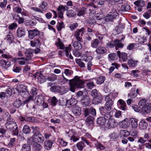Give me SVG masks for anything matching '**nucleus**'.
Instances as JSON below:
<instances>
[{"instance_id":"obj_1","label":"nucleus","mask_w":151,"mask_h":151,"mask_svg":"<svg viewBox=\"0 0 151 151\" xmlns=\"http://www.w3.org/2000/svg\"><path fill=\"white\" fill-rule=\"evenodd\" d=\"M62 76L63 78V80L64 83L69 81L70 90L72 92L75 91V88H82L83 87L85 83L80 79L79 77L76 76L73 79L69 80L64 76L63 73H62Z\"/></svg>"},{"instance_id":"obj_2","label":"nucleus","mask_w":151,"mask_h":151,"mask_svg":"<svg viewBox=\"0 0 151 151\" xmlns=\"http://www.w3.org/2000/svg\"><path fill=\"white\" fill-rule=\"evenodd\" d=\"M6 128L9 129L10 131L13 132L14 135H17L18 134L19 131L16 123L14 122L9 121L5 124Z\"/></svg>"},{"instance_id":"obj_3","label":"nucleus","mask_w":151,"mask_h":151,"mask_svg":"<svg viewBox=\"0 0 151 151\" xmlns=\"http://www.w3.org/2000/svg\"><path fill=\"white\" fill-rule=\"evenodd\" d=\"M99 110L101 114L107 118V119L110 118L111 115L110 113L109 112V111H107L103 107H101L99 108Z\"/></svg>"},{"instance_id":"obj_4","label":"nucleus","mask_w":151,"mask_h":151,"mask_svg":"<svg viewBox=\"0 0 151 151\" xmlns=\"http://www.w3.org/2000/svg\"><path fill=\"white\" fill-rule=\"evenodd\" d=\"M151 111V104L147 103L142 107V112L144 114L149 113Z\"/></svg>"},{"instance_id":"obj_5","label":"nucleus","mask_w":151,"mask_h":151,"mask_svg":"<svg viewBox=\"0 0 151 151\" xmlns=\"http://www.w3.org/2000/svg\"><path fill=\"white\" fill-rule=\"evenodd\" d=\"M29 38L32 39L35 36L40 34V32L37 29H33L28 31Z\"/></svg>"},{"instance_id":"obj_6","label":"nucleus","mask_w":151,"mask_h":151,"mask_svg":"<svg viewBox=\"0 0 151 151\" xmlns=\"http://www.w3.org/2000/svg\"><path fill=\"white\" fill-rule=\"evenodd\" d=\"M35 77L38 79V82L42 83L45 82L46 79L42 74L40 73H36L35 74Z\"/></svg>"},{"instance_id":"obj_7","label":"nucleus","mask_w":151,"mask_h":151,"mask_svg":"<svg viewBox=\"0 0 151 151\" xmlns=\"http://www.w3.org/2000/svg\"><path fill=\"white\" fill-rule=\"evenodd\" d=\"M118 124L115 120L113 119H110L108 121L107 124V126L108 128L116 127Z\"/></svg>"},{"instance_id":"obj_8","label":"nucleus","mask_w":151,"mask_h":151,"mask_svg":"<svg viewBox=\"0 0 151 151\" xmlns=\"http://www.w3.org/2000/svg\"><path fill=\"white\" fill-rule=\"evenodd\" d=\"M124 37L122 38L120 40L118 39L114 40V45L116 49L117 50L119 48H122L124 45L122 43V41L124 39Z\"/></svg>"},{"instance_id":"obj_9","label":"nucleus","mask_w":151,"mask_h":151,"mask_svg":"<svg viewBox=\"0 0 151 151\" xmlns=\"http://www.w3.org/2000/svg\"><path fill=\"white\" fill-rule=\"evenodd\" d=\"M117 54L119 57L123 62H126L127 59L128 57L127 54L125 52L121 53L119 51H117Z\"/></svg>"},{"instance_id":"obj_10","label":"nucleus","mask_w":151,"mask_h":151,"mask_svg":"<svg viewBox=\"0 0 151 151\" xmlns=\"http://www.w3.org/2000/svg\"><path fill=\"white\" fill-rule=\"evenodd\" d=\"M11 63L8 60L2 59L0 60V65L3 68H7L10 66Z\"/></svg>"},{"instance_id":"obj_11","label":"nucleus","mask_w":151,"mask_h":151,"mask_svg":"<svg viewBox=\"0 0 151 151\" xmlns=\"http://www.w3.org/2000/svg\"><path fill=\"white\" fill-rule=\"evenodd\" d=\"M31 128L33 130V135L32 136L33 137H37L38 135L41 134L40 132V129L38 127L32 126Z\"/></svg>"},{"instance_id":"obj_12","label":"nucleus","mask_w":151,"mask_h":151,"mask_svg":"<svg viewBox=\"0 0 151 151\" xmlns=\"http://www.w3.org/2000/svg\"><path fill=\"white\" fill-rule=\"evenodd\" d=\"M114 100V97L112 94H109L105 98L106 103L113 104Z\"/></svg>"},{"instance_id":"obj_13","label":"nucleus","mask_w":151,"mask_h":151,"mask_svg":"<svg viewBox=\"0 0 151 151\" xmlns=\"http://www.w3.org/2000/svg\"><path fill=\"white\" fill-rule=\"evenodd\" d=\"M34 101L38 105H41L44 103L43 96L41 95H39L35 98Z\"/></svg>"},{"instance_id":"obj_14","label":"nucleus","mask_w":151,"mask_h":151,"mask_svg":"<svg viewBox=\"0 0 151 151\" xmlns=\"http://www.w3.org/2000/svg\"><path fill=\"white\" fill-rule=\"evenodd\" d=\"M72 111L73 113L76 116L79 115L81 114V109L78 106H73L72 109Z\"/></svg>"},{"instance_id":"obj_15","label":"nucleus","mask_w":151,"mask_h":151,"mask_svg":"<svg viewBox=\"0 0 151 151\" xmlns=\"http://www.w3.org/2000/svg\"><path fill=\"white\" fill-rule=\"evenodd\" d=\"M24 23V24L27 26H33L36 25L37 22L35 19H32L29 20H25Z\"/></svg>"},{"instance_id":"obj_16","label":"nucleus","mask_w":151,"mask_h":151,"mask_svg":"<svg viewBox=\"0 0 151 151\" xmlns=\"http://www.w3.org/2000/svg\"><path fill=\"white\" fill-rule=\"evenodd\" d=\"M118 102L119 104V106L120 109L123 111L127 110L126 105L125 102L122 99H119Z\"/></svg>"},{"instance_id":"obj_17","label":"nucleus","mask_w":151,"mask_h":151,"mask_svg":"<svg viewBox=\"0 0 151 151\" xmlns=\"http://www.w3.org/2000/svg\"><path fill=\"white\" fill-rule=\"evenodd\" d=\"M107 118L105 117H100L96 120L97 123L100 125H103L105 124Z\"/></svg>"},{"instance_id":"obj_18","label":"nucleus","mask_w":151,"mask_h":151,"mask_svg":"<svg viewBox=\"0 0 151 151\" xmlns=\"http://www.w3.org/2000/svg\"><path fill=\"white\" fill-rule=\"evenodd\" d=\"M77 102V100H76L74 98H71L70 99L68 100L66 103L67 106H74Z\"/></svg>"},{"instance_id":"obj_19","label":"nucleus","mask_w":151,"mask_h":151,"mask_svg":"<svg viewBox=\"0 0 151 151\" xmlns=\"http://www.w3.org/2000/svg\"><path fill=\"white\" fill-rule=\"evenodd\" d=\"M33 50L31 49H27L25 55L26 57L28 58V59L30 60L31 59L32 57L33 56Z\"/></svg>"},{"instance_id":"obj_20","label":"nucleus","mask_w":151,"mask_h":151,"mask_svg":"<svg viewBox=\"0 0 151 151\" xmlns=\"http://www.w3.org/2000/svg\"><path fill=\"white\" fill-rule=\"evenodd\" d=\"M137 119L134 118H131L129 120L130 124H131L132 128H136L137 126Z\"/></svg>"},{"instance_id":"obj_21","label":"nucleus","mask_w":151,"mask_h":151,"mask_svg":"<svg viewBox=\"0 0 151 151\" xmlns=\"http://www.w3.org/2000/svg\"><path fill=\"white\" fill-rule=\"evenodd\" d=\"M53 143L49 140H46L44 142L45 148L47 150H50L52 148Z\"/></svg>"},{"instance_id":"obj_22","label":"nucleus","mask_w":151,"mask_h":151,"mask_svg":"<svg viewBox=\"0 0 151 151\" xmlns=\"http://www.w3.org/2000/svg\"><path fill=\"white\" fill-rule=\"evenodd\" d=\"M34 137L35 142L42 143L44 142V137L41 134L38 135L37 137Z\"/></svg>"},{"instance_id":"obj_23","label":"nucleus","mask_w":151,"mask_h":151,"mask_svg":"<svg viewBox=\"0 0 151 151\" xmlns=\"http://www.w3.org/2000/svg\"><path fill=\"white\" fill-rule=\"evenodd\" d=\"M106 48L103 47L99 46L96 49V51L97 54H101L104 53L106 52Z\"/></svg>"},{"instance_id":"obj_24","label":"nucleus","mask_w":151,"mask_h":151,"mask_svg":"<svg viewBox=\"0 0 151 151\" xmlns=\"http://www.w3.org/2000/svg\"><path fill=\"white\" fill-rule=\"evenodd\" d=\"M41 45V43L39 39L33 40L30 41V45L33 47H34L36 45L39 47Z\"/></svg>"},{"instance_id":"obj_25","label":"nucleus","mask_w":151,"mask_h":151,"mask_svg":"<svg viewBox=\"0 0 151 151\" xmlns=\"http://www.w3.org/2000/svg\"><path fill=\"white\" fill-rule=\"evenodd\" d=\"M25 30L22 28H18L17 31V36L19 37H21L25 35Z\"/></svg>"},{"instance_id":"obj_26","label":"nucleus","mask_w":151,"mask_h":151,"mask_svg":"<svg viewBox=\"0 0 151 151\" xmlns=\"http://www.w3.org/2000/svg\"><path fill=\"white\" fill-rule=\"evenodd\" d=\"M90 103L89 98L87 96L83 97V99H82V104L84 106H88Z\"/></svg>"},{"instance_id":"obj_27","label":"nucleus","mask_w":151,"mask_h":151,"mask_svg":"<svg viewBox=\"0 0 151 151\" xmlns=\"http://www.w3.org/2000/svg\"><path fill=\"white\" fill-rule=\"evenodd\" d=\"M23 104L22 101L20 99H17L13 103L14 106L16 108H18Z\"/></svg>"},{"instance_id":"obj_28","label":"nucleus","mask_w":151,"mask_h":151,"mask_svg":"<svg viewBox=\"0 0 151 151\" xmlns=\"http://www.w3.org/2000/svg\"><path fill=\"white\" fill-rule=\"evenodd\" d=\"M73 46L76 50H80L82 48L81 43L78 42H75L73 44Z\"/></svg>"},{"instance_id":"obj_29","label":"nucleus","mask_w":151,"mask_h":151,"mask_svg":"<svg viewBox=\"0 0 151 151\" xmlns=\"http://www.w3.org/2000/svg\"><path fill=\"white\" fill-rule=\"evenodd\" d=\"M55 45L57 47H59V48L62 50L64 49L65 48L63 44L61 41L60 38L58 39V42L55 43Z\"/></svg>"},{"instance_id":"obj_30","label":"nucleus","mask_w":151,"mask_h":151,"mask_svg":"<svg viewBox=\"0 0 151 151\" xmlns=\"http://www.w3.org/2000/svg\"><path fill=\"white\" fill-rule=\"evenodd\" d=\"M57 79V76L54 74H51L46 78L47 80L51 81H54Z\"/></svg>"},{"instance_id":"obj_31","label":"nucleus","mask_w":151,"mask_h":151,"mask_svg":"<svg viewBox=\"0 0 151 151\" xmlns=\"http://www.w3.org/2000/svg\"><path fill=\"white\" fill-rule=\"evenodd\" d=\"M137 62V61H134L132 59H129L128 60V64L130 67H134L136 65Z\"/></svg>"},{"instance_id":"obj_32","label":"nucleus","mask_w":151,"mask_h":151,"mask_svg":"<svg viewBox=\"0 0 151 151\" xmlns=\"http://www.w3.org/2000/svg\"><path fill=\"white\" fill-rule=\"evenodd\" d=\"M147 126V124L145 121H141L139 124V126L140 128L143 130L146 129Z\"/></svg>"},{"instance_id":"obj_33","label":"nucleus","mask_w":151,"mask_h":151,"mask_svg":"<svg viewBox=\"0 0 151 151\" xmlns=\"http://www.w3.org/2000/svg\"><path fill=\"white\" fill-rule=\"evenodd\" d=\"M76 145L78 150L79 151L82 150L85 146L84 143L83 141L79 142Z\"/></svg>"},{"instance_id":"obj_34","label":"nucleus","mask_w":151,"mask_h":151,"mask_svg":"<svg viewBox=\"0 0 151 151\" xmlns=\"http://www.w3.org/2000/svg\"><path fill=\"white\" fill-rule=\"evenodd\" d=\"M97 93H96L97 96L95 95V104H98L100 103L102 99L101 96Z\"/></svg>"},{"instance_id":"obj_35","label":"nucleus","mask_w":151,"mask_h":151,"mask_svg":"<svg viewBox=\"0 0 151 151\" xmlns=\"http://www.w3.org/2000/svg\"><path fill=\"white\" fill-rule=\"evenodd\" d=\"M19 88H21L19 91L20 93L22 92L23 93V92H24L26 94H28V91L26 87L22 85L20 86L19 87H18L17 88H16V89H18Z\"/></svg>"},{"instance_id":"obj_36","label":"nucleus","mask_w":151,"mask_h":151,"mask_svg":"<svg viewBox=\"0 0 151 151\" xmlns=\"http://www.w3.org/2000/svg\"><path fill=\"white\" fill-rule=\"evenodd\" d=\"M116 15L112 14H109L105 17V19L107 21H111L113 20L116 18Z\"/></svg>"},{"instance_id":"obj_37","label":"nucleus","mask_w":151,"mask_h":151,"mask_svg":"<svg viewBox=\"0 0 151 151\" xmlns=\"http://www.w3.org/2000/svg\"><path fill=\"white\" fill-rule=\"evenodd\" d=\"M137 6L143 7L145 5V3L142 0H138L134 3Z\"/></svg>"},{"instance_id":"obj_38","label":"nucleus","mask_w":151,"mask_h":151,"mask_svg":"<svg viewBox=\"0 0 151 151\" xmlns=\"http://www.w3.org/2000/svg\"><path fill=\"white\" fill-rule=\"evenodd\" d=\"M22 151H31L30 146L27 144L23 145L21 149Z\"/></svg>"},{"instance_id":"obj_39","label":"nucleus","mask_w":151,"mask_h":151,"mask_svg":"<svg viewBox=\"0 0 151 151\" xmlns=\"http://www.w3.org/2000/svg\"><path fill=\"white\" fill-rule=\"evenodd\" d=\"M122 125L123 128H127L130 125L129 122H128L127 119H126L122 122Z\"/></svg>"},{"instance_id":"obj_40","label":"nucleus","mask_w":151,"mask_h":151,"mask_svg":"<svg viewBox=\"0 0 151 151\" xmlns=\"http://www.w3.org/2000/svg\"><path fill=\"white\" fill-rule=\"evenodd\" d=\"M120 133V134L122 135L121 136H123L124 137H126L130 134L129 132L125 130H121Z\"/></svg>"},{"instance_id":"obj_41","label":"nucleus","mask_w":151,"mask_h":151,"mask_svg":"<svg viewBox=\"0 0 151 151\" xmlns=\"http://www.w3.org/2000/svg\"><path fill=\"white\" fill-rule=\"evenodd\" d=\"M105 78L104 76H101L98 78L96 80V83L99 84H101L103 83L105 80Z\"/></svg>"},{"instance_id":"obj_42","label":"nucleus","mask_w":151,"mask_h":151,"mask_svg":"<svg viewBox=\"0 0 151 151\" xmlns=\"http://www.w3.org/2000/svg\"><path fill=\"white\" fill-rule=\"evenodd\" d=\"M7 40L9 44L12 43L13 41L14 38L12 34L9 33V34L7 35Z\"/></svg>"},{"instance_id":"obj_43","label":"nucleus","mask_w":151,"mask_h":151,"mask_svg":"<svg viewBox=\"0 0 151 151\" xmlns=\"http://www.w3.org/2000/svg\"><path fill=\"white\" fill-rule=\"evenodd\" d=\"M69 8L66 5L63 6L62 5H59V6L57 8V10L58 11H64L67 10Z\"/></svg>"},{"instance_id":"obj_44","label":"nucleus","mask_w":151,"mask_h":151,"mask_svg":"<svg viewBox=\"0 0 151 151\" xmlns=\"http://www.w3.org/2000/svg\"><path fill=\"white\" fill-rule=\"evenodd\" d=\"M31 130L29 127L27 125H25L23 127V132L25 134H27L29 133Z\"/></svg>"},{"instance_id":"obj_45","label":"nucleus","mask_w":151,"mask_h":151,"mask_svg":"<svg viewBox=\"0 0 151 151\" xmlns=\"http://www.w3.org/2000/svg\"><path fill=\"white\" fill-rule=\"evenodd\" d=\"M39 143L35 142L32 145V146L34 148H35L36 150H41L42 148V145Z\"/></svg>"},{"instance_id":"obj_46","label":"nucleus","mask_w":151,"mask_h":151,"mask_svg":"<svg viewBox=\"0 0 151 151\" xmlns=\"http://www.w3.org/2000/svg\"><path fill=\"white\" fill-rule=\"evenodd\" d=\"M65 27L63 22H58L57 26V29L58 31H60L61 29Z\"/></svg>"},{"instance_id":"obj_47","label":"nucleus","mask_w":151,"mask_h":151,"mask_svg":"<svg viewBox=\"0 0 151 151\" xmlns=\"http://www.w3.org/2000/svg\"><path fill=\"white\" fill-rule=\"evenodd\" d=\"M76 62L81 68L85 67V64L80 59H76Z\"/></svg>"},{"instance_id":"obj_48","label":"nucleus","mask_w":151,"mask_h":151,"mask_svg":"<svg viewBox=\"0 0 151 151\" xmlns=\"http://www.w3.org/2000/svg\"><path fill=\"white\" fill-rule=\"evenodd\" d=\"M109 137L110 139H114L118 138V137L119 135L116 133L114 132L113 133L109 134Z\"/></svg>"},{"instance_id":"obj_49","label":"nucleus","mask_w":151,"mask_h":151,"mask_svg":"<svg viewBox=\"0 0 151 151\" xmlns=\"http://www.w3.org/2000/svg\"><path fill=\"white\" fill-rule=\"evenodd\" d=\"M60 89V87L56 86H52L50 88V91L52 92H58Z\"/></svg>"},{"instance_id":"obj_50","label":"nucleus","mask_w":151,"mask_h":151,"mask_svg":"<svg viewBox=\"0 0 151 151\" xmlns=\"http://www.w3.org/2000/svg\"><path fill=\"white\" fill-rule=\"evenodd\" d=\"M118 54L116 55V53L110 54L109 55V58L112 60H116L118 58Z\"/></svg>"},{"instance_id":"obj_51","label":"nucleus","mask_w":151,"mask_h":151,"mask_svg":"<svg viewBox=\"0 0 151 151\" xmlns=\"http://www.w3.org/2000/svg\"><path fill=\"white\" fill-rule=\"evenodd\" d=\"M66 15L69 17H74L76 15V13L72 10H70L67 12Z\"/></svg>"},{"instance_id":"obj_52","label":"nucleus","mask_w":151,"mask_h":151,"mask_svg":"<svg viewBox=\"0 0 151 151\" xmlns=\"http://www.w3.org/2000/svg\"><path fill=\"white\" fill-rule=\"evenodd\" d=\"M113 104L108 103H106L104 106V108L105 109L107 110V111H110L112 107Z\"/></svg>"},{"instance_id":"obj_53","label":"nucleus","mask_w":151,"mask_h":151,"mask_svg":"<svg viewBox=\"0 0 151 151\" xmlns=\"http://www.w3.org/2000/svg\"><path fill=\"white\" fill-rule=\"evenodd\" d=\"M35 142L34 137H33V136L32 137H31L28 139L27 143L28 144L29 146L30 145H33V143Z\"/></svg>"},{"instance_id":"obj_54","label":"nucleus","mask_w":151,"mask_h":151,"mask_svg":"<svg viewBox=\"0 0 151 151\" xmlns=\"http://www.w3.org/2000/svg\"><path fill=\"white\" fill-rule=\"evenodd\" d=\"M64 73L66 76H70L73 73V72L69 69H66L64 70Z\"/></svg>"},{"instance_id":"obj_55","label":"nucleus","mask_w":151,"mask_h":151,"mask_svg":"<svg viewBox=\"0 0 151 151\" xmlns=\"http://www.w3.org/2000/svg\"><path fill=\"white\" fill-rule=\"evenodd\" d=\"M50 100L52 104L54 106H55L58 102V99L55 96L52 97Z\"/></svg>"},{"instance_id":"obj_56","label":"nucleus","mask_w":151,"mask_h":151,"mask_svg":"<svg viewBox=\"0 0 151 151\" xmlns=\"http://www.w3.org/2000/svg\"><path fill=\"white\" fill-rule=\"evenodd\" d=\"M15 138H11L10 139V142L8 144L9 146L12 147L14 146L15 144Z\"/></svg>"},{"instance_id":"obj_57","label":"nucleus","mask_w":151,"mask_h":151,"mask_svg":"<svg viewBox=\"0 0 151 151\" xmlns=\"http://www.w3.org/2000/svg\"><path fill=\"white\" fill-rule=\"evenodd\" d=\"M86 12V9L84 8H81L78 12V15L81 16L84 14Z\"/></svg>"},{"instance_id":"obj_58","label":"nucleus","mask_w":151,"mask_h":151,"mask_svg":"<svg viewBox=\"0 0 151 151\" xmlns=\"http://www.w3.org/2000/svg\"><path fill=\"white\" fill-rule=\"evenodd\" d=\"M14 10V12L18 14H21L22 13V9L18 6L15 7Z\"/></svg>"},{"instance_id":"obj_59","label":"nucleus","mask_w":151,"mask_h":151,"mask_svg":"<svg viewBox=\"0 0 151 151\" xmlns=\"http://www.w3.org/2000/svg\"><path fill=\"white\" fill-rule=\"evenodd\" d=\"M130 7L129 5L127 4H124L123 6V9H122V12L127 11L130 9Z\"/></svg>"},{"instance_id":"obj_60","label":"nucleus","mask_w":151,"mask_h":151,"mask_svg":"<svg viewBox=\"0 0 151 151\" xmlns=\"http://www.w3.org/2000/svg\"><path fill=\"white\" fill-rule=\"evenodd\" d=\"M147 40L146 38L145 37H140L138 39V42L140 43L143 44Z\"/></svg>"},{"instance_id":"obj_61","label":"nucleus","mask_w":151,"mask_h":151,"mask_svg":"<svg viewBox=\"0 0 151 151\" xmlns=\"http://www.w3.org/2000/svg\"><path fill=\"white\" fill-rule=\"evenodd\" d=\"M114 40L113 41H111L108 42L106 44V46L107 47H113L115 46L114 45Z\"/></svg>"},{"instance_id":"obj_62","label":"nucleus","mask_w":151,"mask_h":151,"mask_svg":"<svg viewBox=\"0 0 151 151\" xmlns=\"http://www.w3.org/2000/svg\"><path fill=\"white\" fill-rule=\"evenodd\" d=\"M147 101L145 99H142L139 101V105L140 106H143L145 105Z\"/></svg>"},{"instance_id":"obj_63","label":"nucleus","mask_w":151,"mask_h":151,"mask_svg":"<svg viewBox=\"0 0 151 151\" xmlns=\"http://www.w3.org/2000/svg\"><path fill=\"white\" fill-rule=\"evenodd\" d=\"M17 24L15 23H12L10 24L9 28L11 30H13L14 29L17 28Z\"/></svg>"},{"instance_id":"obj_64","label":"nucleus","mask_w":151,"mask_h":151,"mask_svg":"<svg viewBox=\"0 0 151 151\" xmlns=\"http://www.w3.org/2000/svg\"><path fill=\"white\" fill-rule=\"evenodd\" d=\"M59 141L60 142V144L63 147L65 146L67 144V142L64 141L62 139L60 138Z\"/></svg>"}]
</instances>
